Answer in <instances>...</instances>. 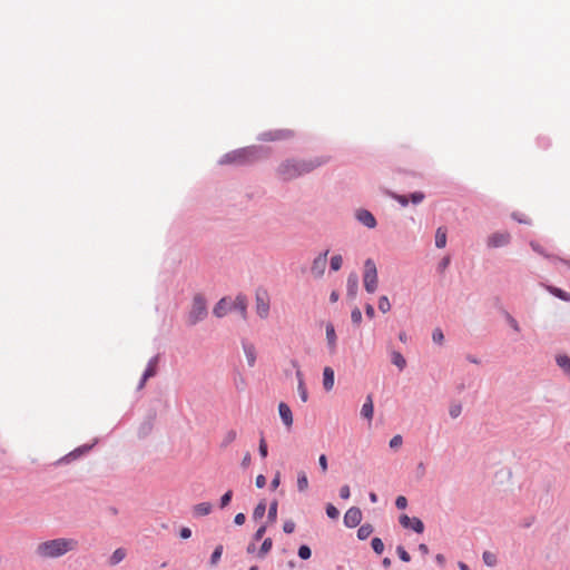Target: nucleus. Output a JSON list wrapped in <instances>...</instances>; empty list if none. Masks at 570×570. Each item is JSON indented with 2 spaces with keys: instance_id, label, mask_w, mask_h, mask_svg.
I'll return each mask as SVG.
<instances>
[{
  "instance_id": "f257e3e1",
  "label": "nucleus",
  "mask_w": 570,
  "mask_h": 570,
  "mask_svg": "<svg viewBox=\"0 0 570 570\" xmlns=\"http://www.w3.org/2000/svg\"><path fill=\"white\" fill-rule=\"evenodd\" d=\"M326 163V157H314L309 159H286L278 166L277 175L283 180H293L303 175L312 173Z\"/></svg>"
},
{
  "instance_id": "f03ea898",
  "label": "nucleus",
  "mask_w": 570,
  "mask_h": 570,
  "mask_svg": "<svg viewBox=\"0 0 570 570\" xmlns=\"http://www.w3.org/2000/svg\"><path fill=\"white\" fill-rule=\"evenodd\" d=\"M78 540L73 538H57L40 542L36 547V554L43 559H55L78 549Z\"/></svg>"
},
{
  "instance_id": "7ed1b4c3",
  "label": "nucleus",
  "mask_w": 570,
  "mask_h": 570,
  "mask_svg": "<svg viewBox=\"0 0 570 570\" xmlns=\"http://www.w3.org/2000/svg\"><path fill=\"white\" fill-rule=\"evenodd\" d=\"M258 158V149L256 147H247L233 150L222 157L219 164L245 165Z\"/></svg>"
},
{
  "instance_id": "20e7f679",
  "label": "nucleus",
  "mask_w": 570,
  "mask_h": 570,
  "mask_svg": "<svg viewBox=\"0 0 570 570\" xmlns=\"http://www.w3.org/2000/svg\"><path fill=\"white\" fill-rule=\"evenodd\" d=\"M363 285L367 293L373 294L379 286L377 268L372 258L364 262Z\"/></svg>"
},
{
  "instance_id": "39448f33",
  "label": "nucleus",
  "mask_w": 570,
  "mask_h": 570,
  "mask_svg": "<svg viewBox=\"0 0 570 570\" xmlns=\"http://www.w3.org/2000/svg\"><path fill=\"white\" fill-rule=\"evenodd\" d=\"M207 315V304L203 295L198 294L194 296L191 308L188 315V322L190 325H195Z\"/></svg>"
},
{
  "instance_id": "423d86ee",
  "label": "nucleus",
  "mask_w": 570,
  "mask_h": 570,
  "mask_svg": "<svg viewBox=\"0 0 570 570\" xmlns=\"http://www.w3.org/2000/svg\"><path fill=\"white\" fill-rule=\"evenodd\" d=\"M327 255L328 250H325L314 258L311 266V273L314 277L320 278L324 275L327 266Z\"/></svg>"
},
{
  "instance_id": "0eeeda50",
  "label": "nucleus",
  "mask_w": 570,
  "mask_h": 570,
  "mask_svg": "<svg viewBox=\"0 0 570 570\" xmlns=\"http://www.w3.org/2000/svg\"><path fill=\"white\" fill-rule=\"evenodd\" d=\"M256 313L261 318H266L269 313V297L266 292L256 293Z\"/></svg>"
},
{
  "instance_id": "6e6552de",
  "label": "nucleus",
  "mask_w": 570,
  "mask_h": 570,
  "mask_svg": "<svg viewBox=\"0 0 570 570\" xmlns=\"http://www.w3.org/2000/svg\"><path fill=\"white\" fill-rule=\"evenodd\" d=\"M362 521V512L358 508L352 507L344 514V524L347 528H355Z\"/></svg>"
},
{
  "instance_id": "1a4fd4ad",
  "label": "nucleus",
  "mask_w": 570,
  "mask_h": 570,
  "mask_svg": "<svg viewBox=\"0 0 570 570\" xmlns=\"http://www.w3.org/2000/svg\"><path fill=\"white\" fill-rule=\"evenodd\" d=\"M400 523L404 528H412L416 533L424 531V524L419 518H410L407 514H402Z\"/></svg>"
},
{
  "instance_id": "9d476101",
  "label": "nucleus",
  "mask_w": 570,
  "mask_h": 570,
  "mask_svg": "<svg viewBox=\"0 0 570 570\" xmlns=\"http://www.w3.org/2000/svg\"><path fill=\"white\" fill-rule=\"evenodd\" d=\"M511 236L509 233H494L488 238L490 247H501L510 243Z\"/></svg>"
},
{
  "instance_id": "9b49d317",
  "label": "nucleus",
  "mask_w": 570,
  "mask_h": 570,
  "mask_svg": "<svg viewBox=\"0 0 570 570\" xmlns=\"http://www.w3.org/2000/svg\"><path fill=\"white\" fill-rule=\"evenodd\" d=\"M157 362H158V357L155 356L153 357L149 362H148V365L142 374V377H141V381L138 385V389H142L147 382L148 379L153 377L156 375V371H157Z\"/></svg>"
},
{
  "instance_id": "f8f14e48",
  "label": "nucleus",
  "mask_w": 570,
  "mask_h": 570,
  "mask_svg": "<svg viewBox=\"0 0 570 570\" xmlns=\"http://www.w3.org/2000/svg\"><path fill=\"white\" fill-rule=\"evenodd\" d=\"M232 306L233 302H229L224 297L215 305L213 313L216 317H224L229 311H232Z\"/></svg>"
},
{
  "instance_id": "ddd939ff",
  "label": "nucleus",
  "mask_w": 570,
  "mask_h": 570,
  "mask_svg": "<svg viewBox=\"0 0 570 570\" xmlns=\"http://www.w3.org/2000/svg\"><path fill=\"white\" fill-rule=\"evenodd\" d=\"M278 413H279V416H281L283 423L287 428H291L293 425V414H292V410L289 409V406L286 403L281 402L278 404Z\"/></svg>"
},
{
  "instance_id": "4468645a",
  "label": "nucleus",
  "mask_w": 570,
  "mask_h": 570,
  "mask_svg": "<svg viewBox=\"0 0 570 570\" xmlns=\"http://www.w3.org/2000/svg\"><path fill=\"white\" fill-rule=\"evenodd\" d=\"M243 350H244V354L246 356L248 366L253 367L256 363V348H255L254 344L248 343V342H243Z\"/></svg>"
},
{
  "instance_id": "2eb2a0df",
  "label": "nucleus",
  "mask_w": 570,
  "mask_h": 570,
  "mask_svg": "<svg viewBox=\"0 0 570 570\" xmlns=\"http://www.w3.org/2000/svg\"><path fill=\"white\" fill-rule=\"evenodd\" d=\"M357 219L368 228H374L376 226V219L368 210H360L357 213Z\"/></svg>"
},
{
  "instance_id": "dca6fc26",
  "label": "nucleus",
  "mask_w": 570,
  "mask_h": 570,
  "mask_svg": "<svg viewBox=\"0 0 570 570\" xmlns=\"http://www.w3.org/2000/svg\"><path fill=\"white\" fill-rule=\"evenodd\" d=\"M232 309L239 312L240 316L245 320L247 316V299L244 295H238L233 302Z\"/></svg>"
},
{
  "instance_id": "f3484780",
  "label": "nucleus",
  "mask_w": 570,
  "mask_h": 570,
  "mask_svg": "<svg viewBox=\"0 0 570 570\" xmlns=\"http://www.w3.org/2000/svg\"><path fill=\"white\" fill-rule=\"evenodd\" d=\"M335 374L334 370L330 366L324 367L323 371V386L326 391H331L334 386Z\"/></svg>"
},
{
  "instance_id": "a211bd4d",
  "label": "nucleus",
  "mask_w": 570,
  "mask_h": 570,
  "mask_svg": "<svg viewBox=\"0 0 570 570\" xmlns=\"http://www.w3.org/2000/svg\"><path fill=\"white\" fill-rule=\"evenodd\" d=\"M336 333L333 324L328 323L326 325V341L331 353L336 351Z\"/></svg>"
},
{
  "instance_id": "6ab92c4d",
  "label": "nucleus",
  "mask_w": 570,
  "mask_h": 570,
  "mask_svg": "<svg viewBox=\"0 0 570 570\" xmlns=\"http://www.w3.org/2000/svg\"><path fill=\"white\" fill-rule=\"evenodd\" d=\"M361 414L366 420L371 421L374 414L373 399L372 395H367L365 403L361 409Z\"/></svg>"
},
{
  "instance_id": "aec40b11",
  "label": "nucleus",
  "mask_w": 570,
  "mask_h": 570,
  "mask_svg": "<svg viewBox=\"0 0 570 570\" xmlns=\"http://www.w3.org/2000/svg\"><path fill=\"white\" fill-rule=\"evenodd\" d=\"M296 377L298 380V394L301 396V400L305 403L308 399V394L304 383L303 373L299 370L296 371Z\"/></svg>"
},
{
  "instance_id": "412c9836",
  "label": "nucleus",
  "mask_w": 570,
  "mask_h": 570,
  "mask_svg": "<svg viewBox=\"0 0 570 570\" xmlns=\"http://www.w3.org/2000/svg\"><path fill=\"white\" fill-rule=\"evenodd\" d=\"M446 234L445 227H439L435 233V246L438 248H444L446 246Z\"/></svg>"
},
{
  "instance_id": "4be33fe9",
  "label": "nucleus",
  "mask_w": 570,
  "mask_h": 570,
  "mask_svg": "<svg viewBox=\"0 0 570 570\" xmlns=\"http://www.w3.org/2000/svg\"><path fill=\"white\" fill-rule=\"evenodd\" d=\"M213 505L209 502H202L194 507V514L197 517H204L212 512Z\"/></svg>"
},
{
  "instance_id": "5701e85b",
  "label": "nucleus",
  "mask_w": 570,
  "mask_h": 570,
  "mask_svg": "<svg viewBox=\"0 0 570 570\" xmlns=\"http://www.w3.org/2000/svg\"><path fill=\"white\" fill-rule=\"evenodd\" d=\"M126 556H127V551H126V549H124V548H118V549H116V550L112 552V554H111V557H110V559H109V563H110L111 566H116V564L120 563V562L126 558Z\"/></svg>"
},
{
  "instance_id": "b1692460",
  "label": "nucleus",
  "mask_w": 570,
  "mask_h": 570,
  "mask_svg": "<svg viewBox=\"0 0 570 570\" xmlns=\"http://www.w3.org/2000/svg\"><path fill=\"white\" fill-rule=\"evenodd\" d=\"M358 279L355 274H352L347 278V294L352 297H355L357 293Z\"/></svg>"
},
{
  "instance_id": "393cba45",
  "label": "nucleus",
  "mask_w": 570,
  "mask_h": 570,
  "mask_svg": "<svg viewBox=\"0 0 570 570\" xmlns=\"http://www.w3.org/2000/svg\"><path fill=\"white\" fill-rule=\"evenodd\" d=\"M308 489V479L304 471L298 472L297 474V490L299 492H305Z\"/></svg>"
},
{
  "instance_id": "a878e982",
  "label": "nucleus",
  "mask_w": 570,
  "mask_h": 570,
  "mask_svg": "<svg viewBox=\"0 0 570 570\" xmlns=\"http://www.w3.org/2000/svg\"><path fill=\"white\" fill-rule=\"evenodd\" d=\"M392 363L397 366L400 371L404 370L406 366V360L400 352L396 351L392 353Z\"/></svg>"
},
{
  "instance_id": "bb28decb",
  "label": "nucleus",
  "mask_w": 570,
  "mask_h": 570,
  "mask_svg": "<svg viewBox=\"0 0 570 570\" xmlns=\"http://www.w3.org/2000/svg\"><path fill=\"white\" fill-rule=\"evenodd\" d=\"M373 532V528L371 524H363L357 530V537L360 540L367 539Z\"/></svg>"
},
{
  "instance_id": "cd10ccee",
  "label": "nucleus",
  "mask_w": 570,
  "mask_h": 570,
  "mask_svg": "<svg viewBox=\"0 0 570 570\" xmlns=\"http://www.w3.org/2000/svg\"><path fill=\"white\" fill-rule=\"evenodd\" d=\"M557 363L567 374L570 375V357L567 355H559L557 357Z\"/></svg>"
},
{
  "instance_id": "c85d7f7f",
  "label": "nucleus",
  "mask_w": 570,
  "mask_h": 570,
  "mask_svg": "<svg viewBox=\"0 0 570 570\" xmlns=\"http://www.w3.org/2000/svg\"><path fill=\"white\" fill-rule=\"evenodd\" d=\"M237 438V432L235 430H229L225 433L222 445L228 446L230 443H233Z\"/></svg>"
},
{
  "instance_id": "c756f323",
  "label": "nucleus",
  "mask_w": 570,
  "mask_h": 570,
  "mask_svg": "<svg viewBox=\"0 0 570 570\" xmlns=\"http://www.w3.org/2000/svg\"><path fill=\"white\" fill-rule=\"evenodd\" d=\"M272 547H273V541H272V539H271V538H266V539L263 541V543H262V547H261V549H259V553H258V556H259L261 558L265 557V556L271 551Z\"/></svg>"
},
{
  "instance_id": "7c9ffc66",
  "label": "nucleus",
  "mask_w": 570,
  "mask_h": 570,
  "mask_svg": "<svg viewBox=\"0 0 570 570\" xmlns=\"http://www.w3.org/2000/svg\"><path fill=\"white\" fill-rule=\"evenodd\" d=\"M379 309L384 314L390 312L391 303L387 296L383 295L379 298Z\"/></svg>"
},
{
  "instance_id": "2f4dec72",
  "label": "nucleus",
  "mask_w": 570,
  "mask_h": 570,
  "mask_svg": "<svg viewBox=\"0 0 570 570\" xmlns=\"http://www.w3.org/2000/svg\"><path fill=\"white\" fill-rule=\"evenodd\" d=\"M265 511H266V504L264 501H261L256 508L254 509V512H253V518L254 519H261L264 517L265 514Z\"/></svg>"
},
{
  "instance_id": "473e14b6",
  "label": "nucleus",
  "mask_w": 570,
  "mask_h": 570,
  "mask_svg": "<svg viewBox=\"0 0 570 570\" xmlns=\"http://www.w3.org/2000/svg\"><path fill=\"white\" fill-rule=\"evenodd\" d=\"M277 505H278L277 501H273L268 509L267 518H268V521L272 523L275 522L276 518H277Z\"/></svg>"
},
{
  "instance_id": "72a5a7b5",
  "label": "nucleus",
  "mask_w": 570,
  "mask_h": 570,
  "mask_svg": "<svg viewBox=\"0 0 570 570\" xmlns=\"http://www.w3.org/2000/svg\"><path fill=\"white\" fill-rule=\"evenodd\" d=\"M342 264H343V258L341 255H334L332 258H331V269L332 271H338L341 267H342Z\"/></svg>"
},
{
  "instance_id": "f704fd0d",
  "label": "nucleus",
  "mask_w": 570,
  "mask_h": 570,
  "mask_svg": "<svg viewBox=\"0 0 570 570\" xmlns=\"http://www.w3.org/2000/svg\"><path fill=\"white\" fill-rule=\"evenodd\" d=\"M372 548L373 550L377 553V554H381L384 550V543L383 541L380 539V538H374L372 540Z\"/></svg>"
},
{
  "instance_id": "c9c22d12",
  "label": "nucleus",
  "mask_w": 570,
  "mask_h": 570,
  "mask_svg": "<svg viewBox=\"0 0 570 570\" xmlns=\"http://www.w3.org/2000/svg\"><path fill=\"white\" fill-rule=\"evenodd\" d=\"M222 554H223V546H217L215 548L214 552L212 553L210 563L216 564L219 561Z\"/></svg>"
},
{
  "instance_id": "e433bc0d",
  "label": "nucleus",
  "mask_w": 570,
  "mask_h": 570,
  "mask_svg": "<svg viewBox=\"0 0 570 570\" xmlns=\"http://www.w3.org/2000/svg\"><path fill=\"white\" fill-rule=\"evenodd\" d=\"M550 292L563 301H570V294L560 288L553 287V288H550Z\"/></svg>"
},
{
  "instance_id": "4c0bfd02",
  "label": "nucleus",
  "mask_w": 570,
  "mask_h": 570,
  "mask_svg": "<svg viewBox=\"0 0 570 570\" xmlns=\"http://www.w3.org/2000/svg\"><path fill=\"white\" fill-rule=\"evenodd\" d=\"M483 561L487 566L492 567L497 563V558L492 552L485 551L483 553Z\"/></svg>"
},
{
  "instance_id": "58836bf2",
  "label": "nucleus",
  "mask_w": 570,
  "mask_h": 570,
  "mask_svg": "<svg viewBox=\"0 0 570 570\" xmlns=\"http://www.w3.org/2000/svg\"><path fill=\"white\" fill-rule=\"evenodd\" d=\"M403 444V439L400 434L397 435H394L391 440H390V448L391 449H394V450H397L399 448H401Z\"/></svg>"
},
{
  "instance_id": "ea45409f",
  "label": "nucleus",
  "mask_w": 570,
  "mask_h": 570,
  "mask_svg": "<svg viewBox=\"0 0 570 570\" xmlns=\"http://www.w3.org/2000/svg\"><path fill=\"white\" fill-rule=\"evenodd\" d=\"M351 318H352V322L355 324V325H360V323L362 322V312L358 307H355L352 313H351Z\"/></svg>"
},
{
  "instance_id": "a19ab883",
  "label": "nucleus",
  "mask_w": 570,
  "mask_h": 570,
  "mask_svg": "<svg viewBox=\"0 0 570 570\" xmlns=\"http://www.w3.org/2000/svg\"><path fill=\"white\" fill-rule=\"evenodd\" d=\"M425 198V195L422 191H415L410 195V199L414 205L422 203Z\"/></svg>"
},
{
  "instance_id": "79ce46f5",
  "label": "nucleus",
  "mask_w": 570,
  "mask_h": 570,
  "mask_svg": "<svg viewBox=\"0 0 570 570\" xmlns=\"http://www.w3.org/2000/svg\"><path fill=\"white\" fill-rule=\"evenodd\" d=\"M326 514L331 519H337L340 515L338 510L331 503L326 505Z\"/></svg>"
},
{
  "instance_id": "37998d69",
  "label": "nucleus",
  "mask_w": 570,
  "mask_h": 570,
  "mask_svg": "<svg viewBox=\"0 0 570 570\" xmlns=\"http://www.w3.org/2000/svg\"><path fill=\"white\" fill-rule=\"evenodd\" d=\"M311 553V549L307 546H301L298 549V557L303 560L309 559Z\"/></svg>"
},
{
  "instance_id": "c03bdc74",
  "label": "nucleus",
  "mask_w": 570,
  "mask_h": 570,
  "mask_svg": "<svg viewBox=\"0 0 570 570\" xmlns=\"http://www.w3.org/2000/svg\"><path fill=\"white\" fill-rule=\"evenodd\" d=\"M462 412V406L461 404H452L450 406V410H449V413H450V416L455 419L458 417Z\"/></svg>"
},
{
  "instance_id": "a18cd8bd",
  "label": "nucleus",
  "mask_w": 570,
  "mask_h": 570,
  "mask_svg": "<svg viewBox=\"0 0 570 570\" xmlns=\"http://www.w3.org/2000/svg\"><path fill=\"white\" fill-rule=\"evenodd\" d=\"M233 497V491L228 490L222 498H220V508H225L229 504Z\"/></svg>"
},
{
  "instance_id": "49530a36",
  "label": "nucleus",
  "mask_w": 570,
  "mask_h": 570,
  "mask_svg": "<svg viewBox=\"0 0 570 570\" xmlns=\"http://www.w3.org/2000/svg\"><path fill=\"white\" fill-rule=\"evenodd\" d=\"M432 340L438 344H442L444 340L443 332L440 328H435L432 334Z\"/></svg>"
},
{
  "instance_id": "de8ad7c7",
  "label": "nucleus",
  "mask_w": 570,
  "mask_h": 570,
  "mask_svg": "<svg viewBox=\"0 0 570 570\" xmlns=\"http://www.w3.org/2000/svg\"><path fill=\"white\" fill-rule=\"evenodd\" d=\"M397 554L400 559L404 562H409L411 560L410 554L406 552V550L403 547H397Z\"/></svg>"
},
{
  "instance_id": "09e8293b",
  "label": "nucleus",
  "mask_w": 570,
  "mask_h": 570,
  "mask_svg": "<svg viewBox=\"0 0 570 570\" xmlns=\"http://www.w3.org/2000/svg\"><path fill=\"white\" fill-rule=\"evenodd\" d=\"M318 464H320V468L322 470V473H326L327 472V469H328V465H327V458L325 454H321L320 458H318Z\"/></svg>"
},
{
  "instance_id": "8fccbe9b",
  "label": "nucleus",
  "mask_w": 570,
  "mask_h": 570,
  "mask_svg": "<svg viewBox=\"0 0 570 570\" xmlns=\"http://www.w3.org/2000/svg\"><path fill=\"white\" fill-rule=\"evenodd\" d=\"M293 136L291 130H283L275 134V136L271 137V139H285Z\"/></svg>"
},
{
  "instance_id": "3c124183",
  "label": "nucleus",
  "mask_w": 570,
  "mask_h": 570,
  "mask_svg": "<svg viewBox=\"0 0 570 570\" xmlns=\"http://www.w3.org/2000/svg\"><path fill=\"white\" fill-rule=\"evenodd\" d=\"M395 505H396V508H397V509H400V510L405 509V508L407 507V500H406V498H405V497H403V495L397 497V498H396V500H395Z\"/></svg>"
},
{
  "instance_id": "603ef678",
  "label": "nucleus",
  "mask_w": 570,
  "mask_h": 570,
  "mask_svg": "<svg viewBox=\"0 0 570 570\" xmlns=\"http://www.w3.org/2000/svg\"><path fill=\"white\" fill-rule=\"evenodd\" d=\"M392 197L402 206H407L409 204V197L405 195L393 194Z\"/></svg>"
},
{
  "instance_id": "864d4df0",
  "label": "nucleus",
  "mask_w": 570,
  "mask_h": 570,
  "mask_svg": "<svg viewBox=\"0 0 570 570\" xmlns=\"http://www.w3.org/2000/svg\"><path fill=\"white\" fill-rule=\"evenodd\" d=\"M283 530H284L285 533H288V534L294 532V530H295L294 521H292V520L285 521V523L283 525Z\"/></svg>"
},
{
  "instance_id": "5fc2aeb1",
  "label": "nucleus",
  "mask_w": 570,
  "mask_h": 570,
  "mask_svg": "<svg viewBox=\"0 0 570 570\" xmlns=\"http://www.w3.org/2000/svg\"><path fill=\"white\" fill-rule=\"evenodd\" d=\"M258 451L263 459H265L267 456V444L264 439H261V441H259Z\"/></svg>"
},
{
  "instance_id": "6e6d98bb",
  "label": "nucleus",
  "mask_w": 570,
  "mask_h": 570,
  "mask_svg": "<svg viewBox=\"0 0 570 570\" xmlns=\"http://www.w3.org/2000/svg\"><path fill=\"white\" fill-rule=\"evenodd\" d=\"M351 495V490L348 485H343L340 489V497L344 500H347Z\"/></svg>"
},
{
  "instance_id": "4d7b16f0",
  "label": "nucleus",
  "mask_w": 570,
  "mask_h": 570,
  "mask_svg": "<svg viewBox=\"0 0 570 570\" xmlns=\"http://www.w3.org/2000/svg\"><path fill=\"white\" fill-rule=\"evenodd\" d=\"M265 532H266V525H265V524H263V525H261V527L256 530V532H255V534H254V540H255V541L261 540V539L264 537Z\"/></svg>"
},
{
  "instance_id": "13d9d810",
  "label": "nucleus",
  "mask_w": 570,
  "mask_h": 570,
  "mask_svg": "<svg viewBox=\"0 0 570 570\" xmlns=\"http://www.w3.org/2000/svg\"><path fill=\"white\" fill-rule=\"evenodd\" d=\"M279 483H281V473H279V472H277V473L275 474L274 479H273V480H272V482H271V488H272L273 490H276V489L278 488Z\"/></svg>"
},
{
  "instance_id": "bf43d9fd",
  "label": "nucleus",
  "mask_w": 570,
  "mask_h": 570,
  "mask_svg": "<svg viewBox=\"0 0 570 570\" xmlns=\"http://www.w3.org/2000/svg\"><path fill=\"white\" fill-rule=\"evenodd\" d=\"M255 483L257 488L262 489L266 484V478L263 474H259L256 476Z\"/></svg>"
},
{
  "instance_id": "052dcab7",
  "label": "nucleus",
  "mask_w": 570,
  "mask_h": 570,
  "mask_svg": "<svg viewBox=\"0 0 570 570\" xmlns=\"http://www.w3.org/2000/svg\"><path fill=\"white\" fill-rule=\"evenodd\" d=\"M245 520H246V517L244 513H237L235 515V519H234V522L237 524V525H242L245 523Z\"/></svg>"
},
{
  "instance_id": "680f3d73",
  "label": "nucleus",
  "mask_w": 570,
  "mask_h": 570,
  "mask_svg": "<svg viewBox=\"0 0 570 570\" xmlns=\"http://www.w3.org/2000/svg\"><path fill=\"white\" fill-rule=\"evenodd\" d=\"M365 314L370 318H373L375 316V309L371 304L365 305Z\"/></svg>"
},
{
  "instance_id": "e2e57ef3",
  "label": "nucleus",
  "mask_w": 570,
  "mask_h": 570,
  "mask_svg": "<svg viewBox=\"0 0 570 570\" xmlns=\"http://www.w3.org/2000/svg\"><path fill=\"white\" fill-rule=\"evenodd\" d=\"M250 462H252V456L249 453H246L242 460V466L246 469L250 465Z\"/></svg>"
},
{
  "instance_id": "0e129e2a",
  "label": "nucleus",
  "mask_w": 570,
  "mask_h": 570,
  "mask_svg": "<svg viewBox=\"0 0 570 570\" xmlns=\"http://www.w3.org/2000/svg\"><path fill=\"white\" fill-rule=\"evenodd\" d=\"M179 534H180V538L188 539L191 535V530L189 528H181Z\"/></svg>"
},
{
  "instance_id": "69168bd1",
  "label": "nucleus",
  "mask_w": 570,
  "mask_h": 570,
  "mask_svg": "<svg viewBox=\"0 0 570 570\" xmlns=\"http://www.w3.org/2000/svg\"><path fill=\"white\" fill-rule=\"evenodd\" d=\"M508 321H509V324L510 326L515 331V332H519L520 331V327H519V324L518 322L512 317V316H508Z\"/></svg>"
},
{
  "instance_id": "338daca9",
  "label": "nucleus",
  "mask_w": 570,
  "mask_h": 570,
  "mask_svg": "<svg viewBox=\"0 0 570 570\" xmlns=\"http://www.w3.org/2000/svg\"><path fill=\"white\" fill-rule=\"evenodd\" d=\"M512 217L518 220L519 223H523V224H530V219L529 218H525L523 216H519L518 214H513Z\"/></svg>"
},
{
  "instance_id": "774afa93",
  "label": "nucleus",
  "mask_w": 570,
  "mask_h": 570,
  "mask_svg": "<svg viewBox=\"0 0 570 570\" xmlns=\"http://www.w3.org/2000/svg\"><path fill=\"white\" fill-rule=\"evenodd\" d=\"M531 247L533 248V250H535L537 253L541 254V255H544V256H548L543 250L542 248L540 247L539 244L534 243V242H531Z\"/></svg>"
}]
</instances>
